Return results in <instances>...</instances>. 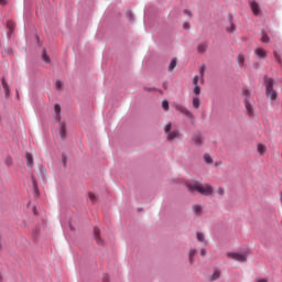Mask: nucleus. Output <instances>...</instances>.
Listing matches in <instances>:
<instances>
[{
    "mask_svg": "<svg viewBox=\"0 0 282 282\" xmlns=\"http://www.w3.org/2000/svg\"><path fill=\"white\" fill-rule=\"evenodd\" d=\"M242 102L246 116H248V118H254L257 113V100H254L252 91L249 89H242Z\"/></svg>",
    "mask_w": 282,
    "mask_h": 282,
    "instance_id": "1",
    "label": "nucleus"
},
{
    "mask_svg": "<svg viewBox=\"0 0 282 282\" xmlns=\"http://www.w3.org/2000/svg\"><path fill=\"white\" fill-rule=\"evenodd\" d=\"M185 186L189 193H199L200 195L210 196L214 193L213 185L200 183L198 181H188Z\"/></svg>",
    "mask_w": 282,
    "mask_h": 282,
    "instance_id": "2",
    "label": "nucleus"
},
{
    "mask_svg": "<svg viewBox=\"0 0 282 282\" xmlns=\"http://www.w3.org/2000/svg\"><path fill=\"white\" fill-rule=\"evenodd\" d=\"M265 78V94L267 98H270V100L274 101L278 98L276 90H274V79L272 78Z\"/></svg>",
    "mask_w": 282,
    "mask_h": 282,
    "instance_id": "3",
    "label": "nucleus"
},
{
    "mask_svg": "<svg viewBox=\"0 0 282 282\" xmlns=\"http://www.w3.org/2000/svg\"><path fill=\"white\" fill-rule=\"evenodd\" d=\"M173 129V123L169 122L165 127H164V132L166 133V140L169 142H173V140H180V131L177 130H172Z\"/></svg>",
    "mask_w": 282,
    "mask_h": 282,
    "instance_id": "4",
    "label": "nucleus"
},
{
    "mask_svg": "<svg viewBox=\"0 0 282 282\" xmlns=\"http://www.w3.org/2000/svg\"><path fill=\"white\" fill-rule=\"evenodd\" d=\"M227 257L234 261H239V263H246V261H248V256H246V253L227 252Z\"/></svg>",
    "mask_w": 282,
    "mask_h": 282,
    "instance_id": "5",
    "label": "nucleus"
},
{
    "mask_svg": "<svg viewBox=\"0 0 282 282\" xmlns=\"http://www.w3.org/2000/svg\"><path fill=\"white\" fill-rule=\"evenodd\" d=\"M175 109L176 111H180V113H183V116H186L188 120H193V112H191V110H188L186 107L182 105H176Z\"/></svg>",
    "mask_w": 282,
    "mask_h": 282,
    "instance_id": "6",
    "label": "nucleus"
},
{
    "mask_svg": "<svg viewBox=\"0 0 282 282\" xmlns=\"http://www.w3.org/2000/svg\"><path fill=\"white\" fill-rule=\"evenodd\" d=\"M192 142L195 147H204V137L199 133L193 134Z\"/></svg>",
    "mask_w": 282,
    "mask_h": 282,
    "instance_id": "7",
    "label": "nucleus"
},
{
    "mask_svg": "<svg viewBox=\"0 0 282 282\" xmlns=\"http://www.w3.org/2000/svg\"><path fill=\"white\" fill-rule=\"evenodd\" d=\"M249 6L254 17H259L261 14V8L259 7V3H257V1H250Z\"/></svg>",
    "mask_w": 282,
    "mask_h": 282,
    "instance_id": "8",
    "label": "nucleus"
},
{
    "mask_svg": "<svg viewBox=\"0 0 282 282\" xmlns=\"http://www.w3.org/2000/svg\"><path fill=\"white\" fill-rule=\"evenodd\" d=\"M257 152L259 158H263V155H265V153L268 152V147H265V144L263 143H258Z\"/></svg>",
    "mask_w": 282,
    "mask_h": 282,
    "instance_id": "9",
    "label": "nucleus"
},
{
    "mask_svg": "<svg viewBox=\"0 0 282 282\" xmlns=\"http://www.w3.org/2000/svg\"><path fill=\"white\" fill-rule=\"evenodd\" d=\"M1 83L6 98H10V85H8V82H6V77H2Z\"/></svg>",
    "mask_w": 282,
    "mask_h": 282,
    "instance_id": "10",
    "label": "nucleus"
},
{
    "mask_svg": "<svg viewBox=\"0 0 282 282\" xmlns=\"http://www.w3.org/2000/svg\"><path fill=\"white\" fill-rule=\"evenodd\" d=\"M59 135L62 140H65L67 138V128L64 122L59 121Z\"/></svg>",
    "mask_w": 282,
    "mask_h": 282,
    "instance_id": "11",
    "label": "nucleus"
},
{
    "mask_svg": "<svg viewBox=\"0 0 282 282\" xmlns=\"http://www.w3.org/2000/svg\"><path fill=\"white\" fill-rule=\"evenodd\" d=\"M208 50V43L202 42L197 45V52L198 54H206V51Z\"/></svg>",
    "mask_w": 282,
    "mask_h": 282,
    "instance_id": "12",
    "label": "nucleus"
},
{
    "mask_svg": "<svg viewBox=\"0 0 282 282\" xmlns=\"http://www.w3.org/2000/svg\"><path fill=\"white\" fill-rule=\"evenodd\" d=\"M254 54L257 55L258 58H265V56H268V53L265 52V50L258 47L254 50Z\"/></svg>",
    "mask_w": 282,
    "mask_h": 282,
    "instance_id": "13",
    "label": "nucleus"
},
{
    "mask_svg": "<svg viewBox=\"0 0 282 282\" xmlns=\"http://www.w3.org/2000/svg\"><path fill=\"white\" fill-rule=\"evenodd\" d=\"M94 235H95L96 242L99 246H102V239L100 238V229L98 227L94 228Z\"/></svg>",
    "mask_w": 282,
    "mask_h": 282,
    "instance_id": "14",
    "label": "nucleus"
},
{
    "mask_svg": "<svg viewBox=\"0 0 282 282\" xmlns=\"http://www.w3.org/2000/svg\"><path fill=\"white\" fill-rule=\"evenodd\" d=\"M54 111H55V113H56L55 120H56L57 122H61V105L56 104V105L54 106Z\"/></svg>",
    "mask_w": 282,
    "mask_h": 282,
    "instance_id": "15",
    "label": "nucleus"
},
{
    "mask_svg": "<svg viewBox=\"0 0 282 282\" xmlns=\"http://www.w3.org/2000/svg\"><path fill=\"white\" fill-rule=\"evenodd\" d=\"M195 254H197V249H191L188 252L191 264L195 263Z\"/></svg>",
    "mask_w": 282,
    "mask_h": 282,
    "instance_id": "16",
    "label": "nucleus"
},
{
    "mask_svg": "<svg viewBox=\"0 0 282 282\" xmlns=\"http://www.w3.org/2000/svg\"><path fill=\"white\" fill-rule=\"evenodd\" d=\"M192 105H193L194 109H199V107L202 105V102L199 101V97H193Z\"/></svg>",
    "mask_w": 282,
    "mask_h": 282,
    "instance_id": "17",
    "label": "nucleus"
},
{
    "mask_svg": "<svg viewBox=\"0 0 282 282\" xmlns=\"http://www.w3.org/2000/svg\"><path fill=\"white\" fill-rule=\"evenodd\" d=\"M229 24L230 25L226 28V32H228L229 34L237 32V25H235L234 22H231Z\"/></svg>",
    "mask_w": 282,
    "mask_h": 282,
    "instance_id": "18",
    "label": "nucleus"
},
{
    "mask_svg": "<svg viewBox=\"0 0 282 282\" xmlns=\"http://www.w3.org/2000/svg\"><path fill=\"white\" fill-rule=\"evenodd\" d=\"M221 276V272L219 270L214 271V273L209 276L210 281H217Z\"/></svg>",
    "mask_w": 282,
    "mask_h": 282,
    "instance_id": "19",
    "label": "nucleus"
},
{
    "mask_svg": "<svg viewBox=\"0 0 282 282\" xmlns=\"http://www.w3.org/2000/svg\"><path fill=\"white\" fill-rule=\"evenodd\" d=\"M26 161H28V166H32V164L34 163V158L32 156V153L26 152L25 154Z\"/></svg>",
    "mask_w": 282,
    "mask_h": 282,
    "instance_id": "20",
    "label": "nucleus"
},
{
    "mask_svg": "<svg viewBox=\"0 0 282 282\" xmlns=\"http://www.w3.org/2000/svg\"><path fill=\"white\" fill-rule=\"evenodd\" d=\"M237 62H238V65L240 66H243L246 64V57L243 56V54H239L237 56Z\"/></svg>",
    "mask_w": 282,
    "mask_h": 282,
    "instance_id": "21",
    "label": "nucleus"
},
{
    "mask_svg": "<svg viewBox=\"0 0 282 282\" xmlns=\"http://www.w3.org/2000/svg\"><path fill=\"white\" fill-rule=\"evenodd\" d=\"M175 67H177V58H173L169 65V70L173 72V69H175Z\"/></svg>",
    "mask_w": 282,
    "mask_h": 282,
    "instance_id": "22",
    "label": "nucleus"
},
{
    "mask_svg": "<svg viewBox=\"0 0 282 282\" xmlns=\"http://www.w3.org/2000/svg\"><path fill=\"white\" fill-rule=\"evenodd\" d=\"M196 237H197V240L200 241V243H205V245L207 243L204 234H202V232L198 231V232L196 234Z\"/></svg>",
    "mask_w": 282,
    "mask_h": 282,
    "instance_id": "23",
    "label": "nucleus"
},
{
    "mask_svg": "<svg viewBox=\"0 0 282 282\" xmlns=\"http://www.w3.org/2000/svg\"><path fill=\"white\" fill-rule=\"evenodd\" d=\"M204 162L206 164H213V156H210L208 153L204 154Z\"/></svg>",
    "mask_w": 282,
    "mask_h": 282,
    "instance_id": "24",
    "label": "nucleus"
},
{
    "mask_svg": "<svg viewBox=\"0 0 282 282\" xmlns=\"http://www.w3.org/2000/svg\"><path fill=\"white\" fill-rule=\"evenodd\" d=\"M192 208L195 215H202V205H194Z\"/></svg>",
    "mask_w": 282,
    "mask_h": 282,
    "instance_id": "25",
    "label": "nucleus"
},
{
    "mask_svg": "<svg viewBox=\"0 0 282 282\" xmlns=\"http://www.w3.org/2000/svg\"><path fill=\"white\" fill-rule=\"evenodd\" d=\"M206 72V66L203 65L199 69V74H200V83H204V74Z\"/></svg>",
    "mask_w": 282,
    "mask_h": 282,
    "instance_id": "26",
    "label": "nucleus"
},
{
    "mask_svg": "<svg viewBox=\"0 0 282 282\" xmlns=\"http://www.w3.org/2000/svg\"><path fill=\"white\" fill-rule=\"evenodd\" d=\"M273 56L276 61V63H279V65L282 66V59H281V55H279V53H276V51L273 53Z\"/></svg>",
    "mask_w": 282,
    "mask_h": 282,
    "instance_id": "27",
    "label": "nucleus"
},
{
    "mask_svg": "<svg viewBox=\"0 0 282 282\" xmlns=\"http://www.w3.org/2000/svg\"><path fill=\"white\" fill-rule=\"evenodd\" d=\"M42 58L44 63H50V56L47 55V52L45 50L42 53Z\"/></svg>",
    "mask_w": 282,
    "mask_h": 282,
    "instance_id": "28",
    "label": "nucleus"
},
{
    "mask_svg": "<svg viewBox=\"0 0 282 282\" xmlns=\"http://www.w3.org/2000/svg\"><path fill=\"white\" fill-rule=\"evenodd\" d=\"M194 94L195 96H199V94H202V88L199 87V85L194 86Z\"/></svg>",
    "mask_w": 282,
    "mask_h": 282,
    "instance_id": "29",
    "label": "nucleus"
},
{
    "mask_svg": "<svg viewBox=\"0 0 282 282\" xmlns=\"http://www.w3.org/2000/svg\"><path fill=\"white\" fill-rule=\"evenodd\" d=\"M216 193H217V195H219L220 197H224L226 191L224 189V187H218V188L216 189Z\"/></svg>",
    "mask_w": 282,
    "mask_h": 282,
    "instance_id": "30",
    "label": "nucleus"
},
{
    "mask_svg": "<svg viewBox=\"0 0 282 282\" xmlns=\"http://www.w3.org/2000/svg\"><path fill=\"white\" fill-rule=\"evenodd\" d=\"M261 41H262V43H268L270 41V36H268V34L263 33Z\"/></svg>",
    "mask_w": 282,
    "mask_h": 282,
    "instance_id": "31",
    "label": "nucleus"
},
{
    "mask_svg": "<svg viewBox=\"0 0 282 282\" xmlns=\"http://www.w3.org/2000/svg\"><path fill=\"white\" fill-rule=\"evenodd\" d=\"M162 108L164 109V111H169V100L162 101Z\"/></svg>",
    "mask_w": 282,
    "mask_h": 282,
    "instance_id": "32",
    "label": "nucleus"
},
{
    "mask_svg": "<svg viewBox=\"0 0 282 282\" xmlns=\"http://www.w3.org/2000/svg\"><path fill=\"white\" fill-rule=\"evenodd\" d=\"M199 83V76H194V78H193V85H194V87H197V85H199L198 84Z\"/></svg>",
    "mask_w": 282,
    "mask_h": 282,
    "instance_id": "33",
    "label": "nucleus"
},
{
    "mask_svg": "<svg viewBox=\"0 0 282 282\" xmlns=\"http://www.w3.org/2000/svg\"><path fill=\"white\" fill-rule=\"evenodd\" d=\"M7 28L12 32V30H14V22L9 21V22L7 23Z\"/></svg>",
    "mask_w": 282,
    "mask_h": 282,
    "instance_id": "34",
    "label": "nucleus"
},
{
    "mask_svg": "<svg viewBox=\"0 0 282 282\" xmlns=\"http://www.w3.org/2000/svg\"><path fill=\"white\" fill-rule=\"evenodd\" d=\"M62 87H63V82L62 80H56L55 88L61 89Z\"/></svg>",
    "mask_w": 282,
    "mask_h": 282,
    "instance_id": "35",
    "label": "nucleus"
},
{
    "mask_svg": "<svg viewBox=\"0 0 282 282\" xmlns=\"http://www.w3.org/2000/svg\"><path fill=\"white\" fill-rule=\"evenodd\" d=\"M88 195H89L90 202L95 203L96 202V194L90 192Z\"/></svg>",
    "mask_w": 282,
    "mask_h": 282,
    "instance_id": "36",
    "label": "nucleus"
},
{
    "mask_svg": "<svg viewBox=\"0 0 282 282\" xmlns=\"http://www.w3.org/2000/svg\"><path fill=\"white\" fill-rule=\"evenodd\" d=\"M228 21L229 23H234L232 21H235V15H232V13L228 14Z\"/></svg>",
    "mask_w": 282,
    "mask_h": 282,
    "instance_id": "37",
    "label": "nucleus"
},
{
    "mask_svg": "<svg viewBox=\"0 0 282 282\" xmlns=\"http://www.w3.org/2000/svg\"><path fill=\"white\" fill-rule=\"evenodd\" d=\"M183 28H184L185 30H189V29H191V23L185 22V23L183 24Z\"/></svg>",
    "mask_w": 282,
    "mask_h": 282,
    "instance_id": "38",
    "label": "nucleus"
},
{
    "mask_svg": "<svg viewBox=\"0 0 282 282\" xmlns=\"http://www.w3.org/2000/svg\"><path fill=\"white\" fill-rule=\"evenodd\" d=\"M256 282H268V279H265V278H258V279H256Z\"/></svg>",
    "mask_w": 282,
    "mask_h": 282,
    "instance_id": "39",
    "label": "nucleus"
},
{
    "mask_svg": "<svg viewBox=\"0 0 282 282\" xmlns=\"http://www.w3.org/2000/svg\"><path fill=\"white\" fill-rule=\"evenodd\" d=\"M200 257H206V249L205 248L200 249Z\"/></svg>",
    "mask_w": 282,
    "mask_h": 282,
    "instance_id": "40",
    "label": "nucleus"
},
{
    "mask_svg": "<svg viewBox=\"0 0 282 282\" xmlns=\"http://www.w3.org/2000/svg\"><path fill=\"white\" fill-rule=\"evenodd\" d=\"M8 3V0H0V6H6Z\"/></svg>",
    "mask_w": 282,
    "mask_h": 282,
    "instance_id": "41",
    "label": "nucleus"
},
{
    "mask_svg": "<svg viewBox=\"0 0 282 282\" xmlns=\"http://www.w3.org/2000/svg\"><path fill=\"white\" fill-rule=\"evenodd\" d=\"M185 14H188L191 17V11L185 10Z\"/></svg>",
    "mask_w": 282,
    "mask_h": 282,
    "instance_id": "42",
    "label": "nucleus"
},
{
    "mask_svg": "<svg viewBox=\"0 0 282 282\" xmlns=\"http://www.w3.org/2000/svg\"><path fill=\"white\" fill-rule=\"evenodd\" d=\"M0 282H3V275L0 273Z\"/></svg>",
    "mask_w": 282,
    "mask_h": 282,
    "instance_id": "43",
    "label": "nucleus"
}]
</instances>
